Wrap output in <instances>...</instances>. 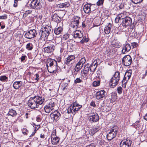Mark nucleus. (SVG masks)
I'll use <instances>...</instances> for the list:
<instances>
[{
  "label": "nucleus",
  "mask_w": 147,
  "mask_h": 147,
  "mask_svg": "<svg viewBox=\"0 0 147 147\" xmlns=\"http://www.w3.org/2000/svg\"><path fill=\"white\" fill-rule=\"evenodd\" d=\"M45 99L42 97L36 96L30 97L28 101V106L32 109L38 108L39 105H42L45 101Z\"/></svg>",
  "instance_id": "obj_1"
},
{
  "label": "nucleus",
  "mask_w": 147,
  "mask_h": 147,
  "mask_svg": "<svg viewBox=\"0 0 147 147\" xmlns=\"http://www.w3.org/2000/svg\"><path fill=\"white\" fill-rule=\"evenodd\" d=\"M50 61L49 66L48 64L46 65L48 71L50 73L55 74L58 68L57 61L53 59H51Z\"/></svg>",
  "instance_id": "obj_2"
},
{
  "label": "nucleus",
  "mask_w": 147,
  "mask_h": 147,
  "mask_svg": "<svg viewBox=\"0 0 147 147\" xmlns=\"http://www.w3.org/2000/svg\"><path fill=\"white\" fill-rule=\"evenodd\" d=\"M82 105H79L76 102H75L68 108L67 110V113H71L72 114L75 115L82 108Z\"/></svg>",
  "instance_id": "obj_3"
},
{
  "label": "nucleus",
  "mask_w": 147,
  "mask_h": 147,
  "mask_svg": "<svg viewBox=\"0 0 147 147\" xmlns=\"http://www.w3.org/2000/svg\"><path fill=\"white\" fill-rule=\"evenodd\" d=\"M51 26L48 25L45 26L42 31L40 38H44L45 39H47L51 32Z\"/></svg>",
  "instance_id": "obj_4"
},
{
  "label": "nucleus",
  "mask_w": 147,
  "mask_h": 147,
  "mask_svg": "<svg viewBox=\"0 0 147 147\" xmlns=\"http://www.w3.org/2000/svg\"><path fill=\"white\" fill-rule=\"evenodd\" d=\"M42 0H32L30 5L32 9L39 10L42 7Z\"/></svg>",
  "instance_id": "obj_5"
},
{
  "label": "nucleus",
  "mask_w": 147,
  "mask_h": 147,
  "mask_svg": "<svg viewBox=\"0 0 147 147\" xmlns=\"http://www.w3.org/2000/svg\"><path fill=\"white\" fill-rule=\"evenodd\" d=\"M48 45L47 47L44 48V52L47 53H51L54 51L55 47L53 43L52 42H48L45 44V45L47 46V45Z\"/></svg>",
  "instance_id": "obj_6"
},
{
  "label": "nucleus",
  "mask_w": 147,
  "mask_h": 147,
  "mask_svg": "<svg viewBox=\"0 0 147 147\" xmlns=\"http://www.w3.org/2000/svg\"><path fill=\"white\" fill-rule=\"evenodd\" d=\"M123 64L125 66L130 65L132 62V58L129 55H125L122 59Z\"/></svg>",
  "instance_id": "obj_7"
},
{
  "label": "nucleus",
  "mask_w": 147,
  "mask_h": 147,
  "mask_svg": "<svg viewBox=\"0 0 147 147\" xmlns=\"http://www.w3.org/2000/svg\"><path fill=\"white\" fill-rule=\"evenodd\" d=\"M75 57L74 55H71L65 58V64L68 66H71L75 61Z\"/></svg>",
  "instance_id": "obj_8"
},
{
  "label": "nucleus",
  "mask_w": 147,
  "mask_h": 147,
  "mask_svg": "<svg viewBox=\"0 0 147 147\" xmlns=\"http://www.w3.org/2000/svg\"><path fill=\"white\" fill-rule=\"evenodd\" d=\"M37 34L36 30L35 29L31 30L26 32L24 34V36L27 38L31 39L34 38Z\"/></svg>",
  "instance_id": "obj_9"
},
{
  "label": "nucleus",
  "mask_w": 147,
  "mask_h": 147,
  "mask_svg": "<svg viewBox=\"0 0 147 147\" xmlns=\"http://www.w3.org/2000/svg\"><path fill=\"white\" fill-rule=\"evenodd\" d=\"M60 113L57 111L54 112L50 114V116L51 119V122L52 121H57L60 118L61 116Z\"/></svg>",
  "instance_id": "obj_10"
},
{
  "label": "nucleus",
  "mask_w": 147,
  "mask_h": 147,
  "mask_svg": "<svg viewBox=\"0 0 147 147\" xmlns=\"http://www.w3.org/2000/svg\"><path fill=\"white\" fill-rule=\"evenodd\" d=\"M80 18V17L78 16L74 17L72 19L71 22V26L75 29H77L79 23V20Z\"/></svg>",
  "instance_id": "obj_11"
},
{
  "label": "nucleus",
  "mask_w": 147,
  "mask_h": 147,
  "mask_svg": "<svg viewBox=\"0 0 147 147\" xmlns=\"http://www.w3.org/2000/svg\"><path fill=\"white\" fill-rule=\"evenodd\" d=\"M131 23V19L129 17H125L123 20L121 25L124 28L128 26Z\"/></svg>",
  "instance_id": "obj_12"
},
{
  "label": "nucleus",
  "mask_w": 147,
  "mask_h": 147,
  "mask_svg": "<svg viewBox=\"0 0 147 147\" xmlns=\"http://www.w3.org/2000/svg\"><path fill=\"white\" fill-rule=\"evenodd\" d=\"M89 121L90 122H97L99 119V117L97 113H93L89 117Z\"/></svg>",
  "instance_id": "obj_13"
},
{
  "label": "nucleus",
  "mask_w": 147,
  "mask_h": 147,
  "mask_svg": "<svg viewBox=\"0 0 147 147\" xmlns=\"http://www.w3.org/2000/svg\"><path fill=\"white\" fill-rule=\"evenodd\" d=\"M106 92L104 90H101L97 92L95 94L96 98L98 99H100L103 98L105 96Z\"/></svg>",
  "instance_id": "obj_14"
},
{
  "label": "nucleus",
  "mask_w": 147,
  "mask_h": 147,
  "mask_svg": "<svg viewBox=\"0 0 147 147\" xmlns=\"http://www.w3.org/2000/svg\"><path fill=\"white\" fill-rule=\"evenodd\" d=\"M131 142L129 140H122L120 143V147H130Z\"/></svg>",
  "instance_id": "obj_15"
},
{
  "label": "nucleus",
  "mask_w": 147,
  "mask_h": 147,
  "mask_svg": "<svg viewBox=\"0 0 147 147\" xmlns=\"http://www.w3.org/2000/svg\"><path fill=\"white\" fill-rule=\"evenodd\" d=\"M64 81L65 82H67L66 83L65 82H63V83L61 85V89L62 90L63 92H66L67 90V88L68 86V83L69 82V80L66 78L65 79H64Z\"/></svg>",
  "instance_id": "obj_16"
},
{
  "label": "nucleus",
  "mask_w": 147,
  "mask_h": 147,
  "mask_svg": "<svg viewBox=\"0 0 147 147\" xmlns=\"http://www.w3.org/2000/svg\"><path fill=\"white\" fill-rule=\"evenodd\" d=\"M119 81L112 77L110 79V86L112 88H114L118 84Z\"/></svg>",
  "instance_id": "obj_17"
},
{
  "label": "nucleus",
  "mask_w": 147,
  "mask_h": 147,
  "mask_svg": "<svg viewBox=\"0 0 147 147\" xmlns=\"http://www.w3.org/2000/svg\"><path fill=\"white\" fill-rule=\"evenodd\" d=\"M131 47L129 44L127 43L123 45V49L122 50V53L124 54L126 52H129L131 49Z\"/></svg>",
  "instance_id": "obj_18"
},
{
  "label": "nucleus",
  "mask_w": 147,
  "mask_h": 147,
  "mask_svg": "<svg viewBox=\"0 0 147 147\" xmlns=\"http://www.w3.org/2000/svg\"><path fill=\"white\" fill-rule=\"evenodd\" d=\"M83 35V34L81 33V31L79 30H76L74 32V37L76 39L78 38L80 40L81 38Z\"/></svg>",
  "instance_id": "obj_19"
},
{
  "label": "nucleus",
  "mask_w": 147,
  "mask_h": 147,
  "mask_svg": "<svg viewBox=\"0 0 147 147\" xmlns=\"http://www.w3.org/2000/svg\"><path fill=\"white\" fill-rule=\"evenodd\" d=\"M70 5V3L67 1L65 3L58 4L57 7L58 8H63L68 7Z\"/></svg>",
  "instance_id": "obj_20"
},
{
  "label": "nucleus",
  "mask_w": 147,
  "mask_h": 147,
  "mask_svg": "<svg viewBox=\"0 0 147 147\" xmlns=\"http://www.w3.org/2000/svg\"><path fill=\"white\" fill-rule=\"evenodd\" d=\"M22 85V82L21 81H16L13 84V87L16 89H19Z\"/></svg>",
  "instance_id": "obj_21"
},
{
  "label": "nucleus",
  "mask_w": 147,
  "mask_h": 147,
  "mask_svg": "<svg viewBox=\"0 0 147 147\" xmlns=\"http://www.w3.org/2000/svg\"><path fill=\"white\" fill-rule=\"evenodd\" d=\"M109 99L111 102H114L117 99V94L116 92H112L110 96Z\"/></svg>",
  "instance_id": "obj_22"
},
{
  "label": "nucleus",
  "mask_w": 147,
  "mask_h": 147,
  "mask_svg": "<svg viewBox=\"0 0 147 147\" xmlns=\"http://www.w3.org/2000/svg\"><path fill=\"white\" fill-rule=\"evenodd\" d=\"M112 26L111 24L109 23L107 26L105 27L104 30V32L106 34H108L110 33Z\"/></svg>",
  "instance_id": "obj_23"
},
{
  "label": "nucleus",
  "mask_w": 147,
  "mask_h": 147,
  "mask_svg": "<svg viewBox=\"0 0 147 147\" xmlns=\"http://www.w3.org/2000/svg\"><path fill=\"white\" fill-rule=\"evenodd\" d=\"M117 134L110 131L107 136V139L109 140H111L116 136Z\"/></svg>",
  "instance_id": "obj_24"
},
{
  "label": "nucleus",
  "mask_w": 147,
  "mask_h": 147,
  "mask_svg": "<svg viewBox=\"0 0 147 147\" xmlns=\"http://www.w3.org/2000/svg\"><path fill=\"white\" fill-rule=\"evenodd\" d=\"M62 27L61 26H58L57 25L55 29L54 32L56 34L58 35L60 34L62 32Z\"/></svg>",
  "instance_id": "obj_25"
},
{
  "label": "nucleus",
  "mask_w": 147,
  "mask_h": 147,
  "mask_svg": "<svg viewBox=\"0 0 147 147\" xmlns=\"http://www.w3.org/2000/svg\"><path fill=\"white\" fill-rule=\"evenodd\" d=\"M51 142L52 144L56 145L59 142L60 139L58 137H55L51 138Z\"/></svg>",
  "instance_id": "obj_26"
},
{
  "label": "nucleus",
  "mask_w": 147,
  "mask_h": 147,
  "mask_svg": "<svg viewBox=\"0 0 147 147\" xmlns=\"http://www.w3.org/2000/svg\"><path fill=\"white\" fill-rule=\"evenodd\" d=\"M111 45L113 47L117 48H119L121 46L120 42L119 41L115 40L112 41Z\"/></svg>",
  "instance_id": "obj_27"
},
{
  "label": "nucleus",
  "mask_w": 147,
  "mask_h": 147,
  "mask_svg": "<svg viewBox=\"0 0 147 147\" xmlns=\"http://www.w3.org/2000/svg\"><path fill=\"white\" fill-rule=\"evenodd\" d=\"M90 5L88 4L85 5L83 8V9L84 12L86 13H89L90 11Z\"/></svg>",
  "instance_id": "obj_28"
},
{
  "label": "nucleus",
  "mask_w": 147,
  "mask_h": 147,
  "mask_svg": "<svg viewBox=\"0 0 147 147\" xmlns=\"http://www.w3.org/2000/svg\"><path fill=\"white\" fill-rule=\"evenodd\" d=\"M89 41V39L88 36L86 37V36L83 35L81 38L79 40L80 42L82 44H83L84 43L87 42Z\"/></svg>",
  "instance_id": "obj_29"
},
{
  "label": "nucleus",
  "mask_w": 147,
  "mask_h": 147,
  "mask_svg": "<svg viewBox=\"0 0 147 147\" xmlns=\"http://www.w3.org/2000/svg\"><path fill=\"white\" fill-rule=\"evenodd\" d=\"M119 129L118 127L117 126H114L110 129V131L117 134Z\"/></svg>",
  "instance_id": "obj_30"
},
{
  "label": "nucleus",
  "mask_w": 147,
  "mask_h": 147,
  "mask_svg": "<svg viewBox=\"0 0 147 147\" xmlns=\"http://www.w3.org/2000/svg\"><path fill=\"white\" fill-rule=\"evenodd\" d=\"M53 19L54 21L57 22H59L61 20V18L57 15L56 13L54 14L52 16Z\"/></svg>",
  "instance_id": "obj_31"
},
{
  "label": "nucleus",
  "mask_w": 147,
  "mask_h": 147,
  "mask_svg": "<svg viewBox=\"0 0 147 147\" xmlns=\"http://www.w3.org/2000/svg\"><path fill=\"white\" fill-rule=\"evenodd\" d=\"M8 114L9 115L12 117H15L17 115L16 111L15 110L12 109H9Z\"/></svg>",
  "instance_id": "obj_32"
},
{
  "label": "nucleus",
  "mask_w": 147,
  "mask_h": 147,
  "mask_svg": "<svg viewBox=\"0 0 147 147\" xmlns=\"http://www.w3.org/2000/svg\"><path fill=\"white\" fill-rule=\"evenodd\" d=\"M131 70H129L127 71L124 75L125 78H127L128 80H129L131 77Z\"/></svg>",
  "instance_id": "obj_33"
},
{
  "label": "nucleus",
  "mask_w": 147,
  "mask_h": 147,
  "mask_svg": "<svg viewBox=\"0 0 147 147\" xmlns=\"http://www.w3.org/2000/svg\"><path fill=\"white\" fill-rule=\"evenodd\" d=\"M83 66V65L78 62L74 68L79 71L82 68Z\"/></svg>",
  "instance_id": "obj_34"
},
{
  "label": "nucleus",
  "mask_w": 147,
  "mask_h": 147,
  "mask_svg": "<svg viewBox=\"0 0 147 147\" xmlns=\"http://www.w3.org/2000/svg\"><path fill=\"white\" fill-rule=\"evenodd\" d=\"M127 78H125V76L123 78V79L122 82V86L123 87L125 88L126 87V84L128 81L129 80H128Z\"/></svg>",
  "instance_id": "obj_35"
},
{
  "label": "nucleus",
  "mask_w": 147,
  "mask_h": 147,
  "mask_svg": "<svg viewBox=\"0 0 147 147\" xmlns=\"http://www.w3.org/2000/svg\"><path fill=\"white\" fill-rule=\"evenodd\" d=\"M50 108H51L52 110H53L55 106V102L52 101H50L49 103L47 105Z\"/></svg>",
  "instance_id": "obj_36"
},
{
  "label": "nucleus",
  "mask_w": 147,
  "mask_h": 147,
  "mask_svg": "<svg viewBox=\"0 0 147 147\" xmlns=\"http://www.w3.org/2000/svg\"><path fill=\"white\" fill-rule=\"evenodd\" d=\"M112 77L114 78L117 79V80H119L120 79V72L118 71H116L115 72Z\"/></svg>",
  "instance_id": "obj_37"
},
{
  "label": "nucleus",
  "mask_w": 147,
  "mask_h": 147,
  "mask_svg": "<svg viewBox=\"0 0 147 147\" xmlns=\"http://www.w3.org/2000/svg\"><path fill=\"white\" fill-rule=\"evenodd\" d=\"M8 78L6 76H0V80L3 82H7Z\"/></svg>",
  "instance_id": "obj_38"
},
{
  "label": "nucleus",
  "mask_w": 147,
  "mask_h": 147,
  "mask_svg": "<svg viewBox=\"0 0 147 147\" xmlns=\"http://www.w3.org/2000/svg\"><path fill=\"white\" fill-rule=\"evenodd\" d=\"M33 47V46L31 43H28L26 46V49L28 50H32Z\"/></svg>",
  "instance_id": "obj_39"
},
{
  "label": "nucleus",
  "mask_w": 147,
  "mask_h": 147,
  "mask_svg": "<svg viewBox=\"0 0 147 147\" xmlns=\"http://www.w3.org/2000/svg\"><path fill=\"white\" fill-rule=\"evenodd\" d=\"M82 78L81 79L79 78H77L74 80V83L77 84L78 83H82Z\"/></svg>",
  "instance_id": "obj_40"
},
{
  "label": "nucleus",
  "mask_w": 147,
  "mask_h": 147,
  "mask_svg": "<svg viewBox=\"0 0 147 147\" xmlns=\"http://www.w3.org/2000/svg\"><path fill=\"white\" fill-rule=\"evenodd\" d=\"M88 73V72L83 71V70H82L81 72V75L82 78H86L87 75Z\"/></svg>",
  "instance_id": "obj_41"
},
{
  "label": "nucleus",
  "mask_w": 147,
  "mask_h": 147,
  "mask_svg": "<svg viewBox=\"0 0 147 147\" xmlns=\"http://www.w3.org/2000/svg\"><path fill=\"white\" fill-rule=\"evenodd\" d=\"M44 109L45 112L47 113H49L52 110L47 105L45 107Z\"/></svg>",
  "instance_id": "obj_42"
},
{
  "label": "nucleus",
  "mask_w": 147,
  "mask_h": 147,
  "mask_svg": "<svg viewBox=\"0 0 147 147\" xmlns=\"http://www.w3.org/2000/svg\"><path fill=\"white\" fill-rule=\"evenodd\" d=\"M99 130V128L98 127L92 129L91 130V133L92 135H94Z\"/></svg>",
  "instance_id": "obj_43"
},
{
  "label": "nucleus",
  "mask_w": 147,
  "mask_h": 147,
  "mask_svg": "<svg viewBox=\"0 0 147 147\" xmlns=\"http://www.w3.org/2000/svg\"><path fill=\"white\" fill-rule=\"evenodd\" d=\"M86 61V60L85 58V57H83L81 58V59L78 62L84 65Z\"/></svg>",
  "instance_id": "obj_44"
},
{
  "label": "nucleus",
  "mask_w": 147,
  "mask_h": 147,
  "mask_svg": "<svg viewBox=\"0 0 147 147\" xmlns=\"http://www.w3.org/2000/svg\"><path fill=\"white\" fill-rule=\"evenodd\" d=\"M79 71L77 69H76L75 68L73 70L72 73V74L73 76L74 77H75L78 74V72Z\"/></svg>",
  "instance_id": "obj_45"
},
{
  "label": "nucleus",
  "mask_w": 147,
  "mask_h": 147,
  "mask_svg": "<svg viewBox=\"0 0 147 147\" xmlns=\"http://www.w3.org/2000/svg\"><path fill=\"white\" fill-rule=\"evenodd\" d=\"M39 75L38 74H36L34 75V77L33 78H34V80L36 82L39 80Z\"/></svg>",
  "instance_id": "obj_46"
},
{
  "label": "nucleus",
  "mask_w": 147,
  "mask_h": 147,
  "mask_svg": "<svg viewBox=\"0 0 147 147\" xmlns=\"http://www.w3.org/2000/svg\"><path fill=\"white\" fill-rule=\"evenodd\" d=\"M90 70L91 72H93L94 71L97 67V65H96V66L94 67L93 66V65H90Z\"/></svg>",
  "instance_id": "obj_47"
},
{
  "label": "nucleus",
  "mask_w": 147,
  "mask_h": 147,
  "mask_svg": "<svg viewBox=\"0 0 147 147\" xmlns=\"http://www.w3.org/2000/svg\"><path fill=\"white\" fill-rule=\"evenodd\" d=\"M100 84V82L99 81H94L92 83L93 86L94 87L98 86Z\"/></svg>",
  "instance_id": "obj_48"
},
{
  "label": "nucleus",
  "mask_w": 147,
  "mask_h": 147,
  "mask_svg": "<svg viewBox=\"0 0 147 147\" xmlns=\"http://www.w3.org/2000/svg\"><path fill=\"white\" fill-rule=\"evenodd\" d=\"M104 0H98L96 3V5L98 6H100L103 4Z\"/></svg>",
  "instance_id": "obj_49"
},
{
  "label": "nucleus",
  "mask_w": 147,
  "mask_h": 147,
  "mask_svg": "<svg viewBox=\"0 0 147 147\" xmlns=\"http://www.w3.org/2000/svg\"><path fill=\"white\" fill-rule=\"evenodd\" d=\"M143 0H131V1L135 4H137L141 3Z\"/></svg>",
  "instance_id": "obj_50"
},
{
  "label": "nucleus",
  "mask_w": 147,
  "mask_h": 147,
  "mask_svg": "<svg viewBox=\"0 0 147 147\" xmlns=\"http://www.w3.org/2000/svg\"><path fill=\"white\" fill-rule=\"evenodd\" d=\"M120 16V15H118L116 17L115 20V23H117L119 22V20L121 19Z\"/></svg>",
  "instance_id": "obj_51"
},
{
  "label": "nucleus",
  "mask_w": 147,
  "mask_h": 147,
  "mask_svg": "<svg viewBox=\"0 0 147 147\" xmlns=\"http://www.w3.org/2000/svg\"><path fill=\"white\" fill-rule=\"evenodd\" d=\"M117 92L119 94H121L122 93V88L120 86L118 87L117 88Z\"/></svg>",
  "instance_id": "obj_52"
},
{
  "label": "nucleus",
  "mask_w": 147,
  "mask_h": 147,
  "mask_svg": "<svg viewBox=\"0 0 147 147\" xmlns=\"http://www.w3.org/2000/svg\"><path fill=\"white\" fill-rule=\"evenodd\" d=\"M22 132L23 134L26 135L28 132V131L26 128H24L22 130Z\"/></svg>",
  "instance_id": "obj_53"
},
{
  "label": "nucleus",
  "mask_w": 147,
  "mask_h": 147,
  "mask_svg": "<svg viewBox=\"0 0 147 147\" xmlns=\"http://www.w3.org/2000/svg\"><path fill=\"white\" fill-rule=\"evenodd\" d=\"M7 17V15L6 14H4L1 16H0V19H6Z\"/></svg>",
  "instance_id": "obj_54"
},
{
  "label": "nucleus",
  "mask_w": 147,
  "mask_h": 147,
  "mask_svg": "<svg viewBox=\"0 0 147 147\" xmlns=\"http://www.w3.org/2000/svg\"><path fill=\"white\" fill-rule=\"evenodd\" d=\"M118 15H120L121 16L120 18L121 19H124L125 18V17H126L125 16V15L123 13H121L119 14Z\"/></svg>",
  "instance_id": "obj_55"
},
{
  "label": "nucleus",
  "mask_w": 147,
  "mask_h": 147,
  "mask_svg": "<svg viewBox=\"0 0 147 147\" xmlns=\"http://www.w3.org/2000/svg\"><path fill=\"white\" fill-rule=\"evenodd\" d=\"M55 137H57L56 135V132L55 131H53L52 133L51 136V138Z\"/></svg>",
  "instance_id": "obj_56"
},
{
  "label": "nucleus",
  "mask_w": 147,
  "mask_h": 147,
  "mask_svg": "<svg viewBox=\"0 0 147 147\" xmlns=\"http://www.w3.org/2000/svg\"><path fill=\"white\" fill-rule=\"evenodd\" d=\"M137 45V43L135 42H134L131 43V45L134 48L136 47Z\"/></svg>",
  "instance_id": "obj_57"
},
{
  "label": "nucleus",
  "mask_w": 147,
  "mask_h": 147,
  "mask_svg": "<svg viewBox=\"0 0 147 147\" xmlns=\"http://www.w3.org/2000/svg\"><path fill=\"white\" fill-rule=\"evenodd\" d=\"M5 27V24H3L2 23L0 22V29H3Z\"/></svg>",
  "instance_id": "obj_58"
},
{
  "label": "nucleus",
  "mask_w": 147,
  "mask_h": 147,
  "mask_svg": "<svg viewBox=\"0 0 147 147\" xmlns=\"http://www.w3.org/2000/svg\"><path fill=\"white\" fill-rule=\"evenodd\" d=\"M87 67H84V69H82V70H83V71L85 72H87L88 73L89 71V68Z\"/></svg>",
  "instance_id": "obj_59"
},
{
  "label": "nucleus",
  "mask_w": 147,
  "mask_h": 147,
  "mask_svg": "<svg viewBox=\"0 0 147 147\" xmlns=\"http://www.w3.org/2000/svg\"><path fill=\"white\" fill-rule=\"evenodd\" d=\"M26 57V56L25 55L22 56L21 58H20V59H21V61L22 62L23 61L25 60V58Z\"/></svg>",
  "instance_id": "obj_60"
},
{
  "label": "nucleus",
  "mask_w": 147,
  "mask_h": 147,
  "mask_svg": "<svg viewBox=\"0 0 147 147\" xmlns=\"http://www.w3.org/2000/svg\"><path fill=\"white\" fill-rule=\"evenodd\" d=\"M14 4L13 6L14 7H16L18 6V1L17 0H14Z\"/></svg>",
  "instance_id": "obj_61"
},
{
  "label": "nucleus",
  "mask_w": 147,
  "mask_h": 147,
  "mask_svg": "<svg viewBox=\"0 0 147 147\" xmlns=\"http://www.w3.org/2000/svg\"><path fill=\"white\" fill-rule=\"evenodd\" d=\"M119 8L120 9L124 8V4L123 3H121L119 6Z\"/></svg>",
  "instance_id": "obj_62"
},
{
  "label": "nucleus",
  "mask_w": 147,
  "mask_h": 147,
  "mask_svg": "<svg viewBox=\"0 0 147 147\" xmlns=\"http://www.w3.org/2000/svg\"><path fill=\"white\" fill-rule=\"evenodd\" d=\"M97 61H96L95 60H94L93 62V63L91 65H93V66L95 67V66H96V65L97 66Z\"/></svg>",
  "instance_id": "obj_63"
},
{
  "label": "nucleus",
  "mask_w": 147,
  "mask_h": 147,
  "mask_svg": "<svg viewBox=\"0 0 147 147\" xmlns=\"http://www.w3.org/2000/svg\"><path fill=\"white\" fill-rule=\"evenodd\" d=\"M32 12V11L30 10H28L27 11H26L25 13V14H30Z\"/></svg>",
  "instance_id": "obj_64"
}]
</instances>
